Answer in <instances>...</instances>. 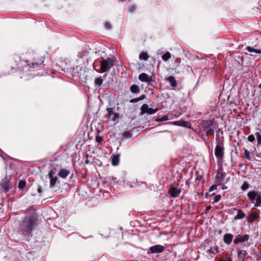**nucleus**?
Segmentation results:
<instances>
[{"mask_svg":"<svg viewBox=\"0 0 261 261\" xmlns=\"http://www.w3.org/2000/svg\"><path fill=\"white\" fill-rule=\"evenodd\" d=\"M44 62L43 58L35 59L32 62H24L16 57L15 60L11 63L12 69L14 71L19 70L22 71V75H42V73H35V70L39 69Z\"/></svg>","mask_w":261,"mask_h":261,"instance_id":"f257e3e1","label":"nucleus"},{"mask_svg":"<svg viewBox=\"0 0 261 261\" xmlns=\"http://www.w3.org/2000/svg\"><path fill=\"white\" fill-rule=\"evenodd\" d=\"M37 218L34 214L27 216L23 220L20 226V230L22 234L27 238L30 236L34 229V226L37 224Z\"/></svg>","mask_w":261,"mask_h":261,"instance_id":"f03ea898","label":"nucleus"},{"mask_svg":"<svg viewBox=\"0 0 261 261\" xmlns=\"http://www.w3.org/2000/svg\"><path fill=\"white\" fill-rule=\"evenodd\" d=\"M115 60L116 58L114 57L102 60L100 63V68L97 70V72L99 73L109 72L111 68L115 65Z\"/></svg>","mask_w":261,"mask_h":261,"instance_id":"7ed1b4c3","label":"nucleus"},{"mask_svg":"<svg viewBox=\"0 0 261 261\" xmlns=\"http://www.w3.org/2000/svg\"><path fill=\"white\" fill-rule=\"evenodd\" d=\"M226 174L223 171V169L220 168L218 169L215 178V182L217 185H222L224 183Z\"/></svg>","mask_w":261,"mask_h":261,"instance_id":"20e7f679","label":"nucleus"},{"mask_svg":"<svg viewBox=\"0 0 261 261\" xmlns=\"http://www.w3.org/2000/svg\"><path fill=\"white\" fill-rule=\"evenodd\" d=\"M215 154L218 160H222L224 155V148L223 142L216 145L215 149Z\"/></svg>","mask_w":261,"mask_h":261,"instance_id":"39448f33","label":"nucleus"},{"mask_svg":"<svg viewBox=\"0 0 261 261\" xmlns=\"http://www.w3.org/2000/svg\"><path fill=\"white\" fill-rule=\"evenodd\" d=\"M165 248L162 245H155L154 246H152L150 247L147 253L149 254H154V253H160L163 252Z\"/></svg>","mask_w":261,"mask_h":261,"instance_id":"423d86ee","label":"nucleus"},{"mask_svg":"<svg viewBox=\"0 0 261 261\" xmlns=\"http://www.w3.org/2000/svg\"><path fill=\"white\" fill-rule=\"evenodd\" d=\"M158 111L157 108H150L147 104H143L141 108V114L143 115L147 113L149 115H152L156 113Z\"/></svg>","mask_w":261,"mask_h":261,"instance_id":"0eeeda50","label":"nucleus"},{"mask_svg":"<svg viewBox=\"0 0 261 261\" xmlns=\"http://www.w3.org/2000/svg\"><path fill=\"white\" fill-rule=\"evenodd\" d=\"M55 172L51 170L48 173V177L50 179L49 187L50 188H54L57 182H59L58 178L57 176H55Z\"/></svg>","mask_w":261,"mask_h":261,"instance_id":"6e6552de","label":"nucleus"},{"mask_svg":"<svg viewBox=\"0 0 261 261\" xmlns=\"http://www.w3.org/2000/svg\"><path fill=\"white\" fill-rule=\"evenodd\" d=\"M0 190L5 192H8L11 187L10 181L7 178L3 179L0 184Z\"/></svg>","mask_w":261,"mask_h":261,"instance_id":"1a4fd4ad","label":"nucleus"},{"mask_svg":"<svg viewBox=\"0 0 261 261\" xmlns=\"http://www.w3.org/2000/svg\"><path fill=\"white\" fill-rule=\"evenodd\" d=\"M181 192V190L180 189H178L174 186H171L168 190V193L172 198H176L178 197Z\"/></svg>","mask_w":261,"mask_h":261,"instance_id":"9d476101","label":"nucleus"},{"mask_svg":"<svg viewBox=\"0 0 261 261\" xmlns=\"http://www.w3.org/2000/svg\"><path fill=\"white\" fill-rule=\"evenodd\" d=\"M138 78L140 81H141V82H143L148 83V82L153 81L152 77L151 76H149L148 74H147L145 73H141L139 75Z\"/></svg>","mask_w":261,"mask_h":261,"instance_id":"9b49d317","label":"nucleus"},{"mask_svg":"<svg viewBox=\"0 0 261 261\" xmlns=\"http://www.w3.org/2000/svg\"><path fill=\"white\" fill-rule=\"evenodd\" d=\"M249 237L248 234H245L242 237L239 235L236 237L234 240V244H238L239 243L244 242L247 241L249 240Z\"/></svg>","mask_w":261,"mask_h":261,"instance_id":"f8f14e48","label":"nucleus"},{"mask_svg":"<svg viewBox=\"0 0 261 261\" xmlns=\"http://www.w3.org/2000/svg\"><path fill=\"white\" fill-rule=\"evenodd\" d=\"M175 125H178L181 126H184L188 128L191 127V124L189 122H186L185 121L179 120L174 121L172 123Z\"/></svg>","mask_w":261,"mask_h":261,"instance_id":"ddd939ff","label":"nucleus"},{"mask_svg":"<svg viewBox=\"0 0 261 261\" xmlns=\"http://www.w3.org/2000/svg\"><path fill=\"white\" fill-rule=\"evenodd\" d=\"M70 174V171L65 169H61L58 172V176L61 178H65Z\"/></svg>","mask_w":261,"mask_h":261,"instance_id":"4468645a","label":"nucleus"},{"mask_svg":"<svg viewBox=\"0 0 261 261\" xmlns=\"http://www.w3.org/2000/svg\"><path fill=\"white\" fill-rule=\"evenodd\" d=\"M233 236L231 233L225 234L224 236V242L227 244H230L232 241Z\"/></svg>","mask_w":261,"mask_h":261,"instance_id":"2eb2a0df","label":"nucleus"},{"mask_svg":"<svg viewBox=\"0 0 261 261\" xmlns=\"http://www.w3.org/2000/svg\"><path fill=\"white\" fill-rule=\"evenodd\" d=\"M257 195V192L255 191H250L247 194V196L248 198L251 201L255 200L256 198Z\"/></svg>","mask_w":261,"mask_h":261,"instance_id":"dca6fc26","label":"nucleus"},{"mask_svg":"<svg viewBox=\"0 0 261 261\" xmlns=\"http://www.w3.org/2000/svg\"><path fill=\"white\" fill-rule=\"evenodd\" d=\"M167 81L170 83V85L173 87H175L177 86V82L173 76H170L167 77Z\"/></svg>","mask_w":261,"mask_h":261,"instance_id":"f3484780","label":"nucleus"},{"mask_svg":"<svg viewBox=\"0 0 261 261\" xmlns=\"http://www.w3.org/2000/svg\"><path fill=\"white\" fill-rule=\"evenodd\" d=\"M237 215L234 217V220L242 219L245 217V214L241 210H237Z\"/></svg>","mask_w":261,"mask_h":261,"instance_id":"a211bd4d","label":"nucleus"},{"mask_svg":"<svg viewBox=\"0 0 261 261\" xmlns=\"http://www.w3.org/2000/svg\"><path fill=\"white\" fill-rule=\"evenodd\" d=\"M246 251L244 250H239L238 252V257L242 261H245L246 256Z\"/></svg>","mask_w":261,"mask_h":261,"instance_id":"6ab92c4d","label":"nucleus"},{"mask_svg":"<svg viewBox=\"0 0 261 261\" xmlns=\"http://www.w3.org/2000/svg\"><path fill=\"white\" fill-rule=\"evenodd\" d=\"M119 162V155L116 154L113 156L112 160V165L114 166H117L118 165Z\"/></svg>","mask_w":261,"mask_h":261,"instance_id":"aec40b11","label":"nucleus"},{"mask_svg":"<svg viewBox=\"0 0 261 261\" xmlns=\"http://www.w3.org/2000/svg\"><path fill=\"white\" fill-rule=\"evenodd\" d=\"M103 81V80L102 77H97L94 80V84L96 86L100 87L102 85Z\"/></svg>","mask_w":261,"mask_h":261,"instance_id":"412c9836","label":"nucleus"},{"mask_svg":"<svg viewBox=\"0 0 261 261\" xmlns=\"http://www.w3.org/2000/svg\"><path fill=\"white\" fill-rule=\"evenodd\" d=\"M145 97H146V95L145 94H142L139 97L131 99L129 100V102L130 103L137 102L140 100H143L144 99H145Z\"/></svg>","mask_w":261,"mask_h":261,"instance_id":"4be33fe9","label":"nucleus"},{"mask_svg":"<svg viewBox=\"0 0 261 261\" xmlns=\"http://www.w3.org/2000/svg\"><path fill=\"white\" fill-rule=\"evenodd\" d=\"M130 90L133 93H138L140 91V88L137 85H133L130 88Z\"/></svg>","mask_w":261,"mask_h":261,"instance_id":"5701e85b","label":"nucleus"},{"mask_svg":"<svg viewBox=\"0 0 261 261\" xmlns=\"http://www.w3.org/2000/svg\"><path fill=\"white\" fill-rule=\"evenodd\" d=\"M149 56L147 53L142 52L140 53L139 55V59L140 60H143L144 61H147L149 59Z\"/></svg>","mask_w":261,"mask_h":261,"instance_id":"b1692460","label":"nucleus"},{"mask_svg":"<svg viewBox=\"0 0 261 261\" xmlns=\"http://www.w3.org/2000/svg\"><path fill=\"white\" fill-rule=\"evenodd\" d=\"M171 58V54L168 51L164 54L162 56V58L164 61H167Z\"/></svg>","mask_w":261,"mask_h":261,"instance_id":"393cba45","label":"nucleus"},{"mask_svg":"<svg viewBox=\"0 0 261 261\" xmlns=\"http://www.w3.org/2000/svg\"><path fill=\"white\" fill-rule=\"evenodd\" d=\"M213 124L214 121L213 120H206L203 121V125L206 129L210 128Z\"/></svg>","mask_w":261,"mask_h":261,"instance_id":"a878e982","label":"nucleus"},{"mask_svg":"<svg viewBox=\"0 0 261 261\" xmlns=\"http://www.w3.org/2000/svg\"><path fill=\"white\" fill-rule=\"evenodd\" d=\"M246 50L250 53L254 52L256 54H261V50L257 49H254V48H252V47L249 46L246 47Z\"/></svg>","mask_w":261,"mask_h":261,"instance_id":"bb28decb","label":"nucleus"},{"mask_svg":"<svg viewBox=\"0 0 261 261\" xmlns=\"http://www.w3.org/2000/svg\"><path fill=\"white\" fill-rule=\"evenodd\" d=\"M258 217V214L256 213H253L251 214V215L249 216L248 218V221L249 222H252L254 220H255L257 219Z\"/></svg>","mask_w":261,"mask_h":261,"instance_id":"cd10ccee","label":"nucleus"},{"mask_svg":"<svg viewBox=\"0 0 261 261\" xmlns=\"http://www.w3.org/2000/svg\"><path fill=\"white\" fill-rule=\"evenodd\" d=\"M26 185H27V183L25 180H21L18 182V187L20 189H22L23 188H24L25 187Z\"/></svg>","mask_w":261,"mask_h":261,"instance_id":"c85d7f7f","label":"nucleus"},{"mask_svg":"<svg viewBox=\"0 0 261 261\" xmlns=\"http://www.w3.org/2000/svg\"><path fill=\"white\" fill-rule=\"evenodd\" d=\"M169 120L168 116L167 115H165L163 116L161 118H157L155 120L157 122H161V121H166V120Z\"/></svg>","mask_w":261,"mask_h":261,"instance_id":"c756f323","label":"nucleus"},{"mask_svg":"<svg viewBox=\"0 0 261 261\" xmlns=\"http://www.w3.org/2000/svg\"><path fill=\"white\" fill-rule=\"evenodd\" d=\"M195 174L196 175V178L195 179V181H196V182H197V184H198L199 181H200L202 179L203 176H202V175L199 174L198 171H196Z\"/></svg>","mask_w":261,"mask_h":261,"instance_id":"7c9ffc66","label":"nucleus"},{"mask_svg":"<svg viewBox=\"0 0 261 261\" xmlns=\"http://www.w3.org/2000/svg\"><path fill=\"white\" fill-rule=\"evenodd\" d=\"M249 187H250L249 184L247 181H245V182H244L243 184L241 186V189L243 191H245L247 189H248L249 188Z\"/></svg>","mask_w":261,"mask_h":261,"instance_id":"2f4dec72","label":"nucleus"},{"mask_svg":"<svg viewBox=\"0 0 261 261\" xmlns=\"http://www.w3.org/2000/svg\"><path fill=\"white\" fill-rule=\"evenodd\" d=\"M255 200L257 204H261V192H257V195L256 196Z\"/></svg>","mask_w":261,"mask_h":261,"instance_id":"473e14b6","label":"nucleus"},{"mask_svg":"<svg viewBox=\"0 0 261 261\" xmlns=\"http://www.w3.org/2000/svg\"><path fill=\"white\" fill-rule=\"evenodd\" d=\"M256 139L257 140V145H261V135L259 134V133L257 132L255 134Z\"/></svg>","mask_w":261,"mask_h":261,"instance_id":"72a5a7b5","label":"nucleus"},{"mask_svg":"<svg viewBox=\"0 0 261 261\" xmlns=\"http://www.w3.org/2000/svg\"><path fill=\"white\" fill-rule=\"evenodd\" d=\"M244 154H245V158L247 159L248 160L251 159V156L250 155V152L247 150V149L244 148Z\"/></svg>","mask_w":261,"mask_h":261,"instance_id":"f704fd0d","label":"nucleus"},{"mask_svg":"<svg viewBox=\"0 0 261 261\" xmlns=\"http://www.w3.org/2000/svg\"><path fill=\"white\" fill-rule=\"evenodd\" d=\"M221 196L220 195H216L214 198V200L212 203H215L218 202V201H220V200L221 199Z\"/></svg>","mask_w":261,"mask_h":261,"instance_id":"c9c22d12","label":"nucleus"},{"mask_svg":"<svg viewBox=\"0 0 261 261\" xmlns=\"http://www.w3.org/2000/svg\"><path fill=\"white\" fill-rule=\"evenodd\" d=\"M107 112L108 113V117H109V118H110L111 117L112 115L113 114V108H108L107 109Z\"/></svg>","mask_w":261,"mask_h":261,"instance_id":"e433bc0d","label":"nucleus"},{"mask_svg":"<svg viewBox=\"0 0 261 261\" xmlns=\"http://www.w3.org/2000/svg\"><path fill=\"white\" fill-rule=\"evenodd\" d=\"M207 252L208 254H210V255H211L212 256V257H213L214 255H215L216 254V253H215V252L214 251L213 248H211L210 249H208L207 251Z\"/></svg>","mask_w":261,"mask_h":261,"instance_id":"4c0bfd02","label":"nucleus"},{"mask_svg":"<svg viewBox=\"0 0 261 261\" xmlns=\"http://www.w3.org/2000/svg\"><path fill=\"white\" fill-rule=\"evenodd\" d=\"M214 133V131L213 129H209L206 132V135L207 137L213 135Z\"/></svg>","mask_w":261,"mask_h":261,"instance_id":"58836bf2","label":"nucleus"},{"mask_svg":"<svg viewBox=\"0 0 261 261\" xmlns=\"http://www.w3.org/2000/svg\"><path fill=\"white\" fill-rule=\"evenodd\" d=\"M136 9V6L134 5H131L128 7V11L130 12H133Z\"/></svg>","mask_w":261,"mask_h":261,"instance_id":"ea45409f","label":"nucleus"},{"mask_svg":"<svg viewBox=\"0 0 261 261\" xmlns=\"http://www.w3.org/2000/svg\"><path fill=\"white\" fill-rule=\"evenodd\" d=\"M95 139H96V141L97 142H98V143H101L102 142V141L103 140V138L101 136L97 135L96 136Z\"/></svg>","mask_w":261,"mask_h":261,"instance_id":"a19ab883","label":"nucleus"},{"mask_svg":"<svg viewBox=\"0 0 261 261\" xmlns=\"http://www.w3.org/2000/svg\"><path fill=\"white\" fill-rule=\"evenodd\" d=\"M218 186V185H217V184H216L213 185L212 186H211L210 189H209V192H211L213 191L214 190H216Z\"/></svg>","mask_w":261,"mask_h":261,"instance_id":"79ce46f5","label":"nucleus"},{"mask_svg":"<svg viewBox=\"0 0 261 261\" xmlns=\"http://www.w3.org/2000/svg\"><path fill=\"white\" fill-rule=\"evenodd\" d=\"M247 140L251 142H253L255 140V137L253 135H250L248 137Z\"/></svg>","mask_w":261,"mask_h":261,"instance_id":"37998d69","label":"nucleus"},{"mask_svg":"<svg viewBox=\"0 0 261 261\" xmlns=\"http://www.w3.org/2000/svg\"><path fill=\"white\" fill-rule=\"evenodd\" d=\"M105 27L107 29H110L111 28V24L109 22H106L105 23Z\"/></svg>","mask_w":261,"mask_h":261,"instance_id":"c03bdc74","label":"nucleus"},{"mask_svg":"<svg viewBox=\"0 0 261 261\" xmlns=\"http://www.w3.org/2000/svg\"><path fill=\"white\" fill-rule=\"evenodd\" d=\"M118 119V114L117 113H115L114 117L112 118V120L113 121H116Z\"/></svg>","mask_w":261,"mask_h":261,"instance_id":"a18cd8bd","label":"nucleus"},{"mask_svg":"<svg viewBox=\"0 0 261 261\" xmlns=\"http://www.w3.org/2000/svg\"><path fill=\"white\" fill-rule=\"evenodd\" d=\"M256 8L260 11H261V1L258 3Z\"/></svg>","mask_w":261,"mask_h":261,"instance_id":"49530a36","label":"nucleus"},{"mask_svg":"<svg viewBox=\"0 0 261 261\" xmlns=\"http://www.w3.org/2000/svg\"><path fill=\"white\" fill-rule=\"evenodd\" d=\"M213 248V250H215L216 251V252H215V253H216V254L219 252L218 248L217 246L214 247Z\"/></svg>","mask_w":261,"mask_h":261,"instance_id":"de8ad7c7","label":"nucleus"},{"mask_svg":"<svg viewBox=\"0 0 261 261\" xmlns=\"http://www.w3.org/2000/svg\"><path fill=\"white\" fill-rule=\"evenodd\" d=\"M37 191H38V192L39 193H41L42 192V189H41V187H39Z\"/></svg>","mask_w":261,"mask_h":261,"instance_id":"09e8293b","label":"nucleus"},{"mask_svg":"<svg viewBox=\"0 0 261 261\" xmlns=\"http://www.w3.org/2000/svg\"><path fill=\"white\" fill-rule=\"evenodd\" d=\"M211 208V205H208V206H206V211H208L210 210Z\"/></svg>","mask_w":261,"mask_h":261,"instance_id":"8fccbe9b","label":"nucleus"},{"mask_svg":"<svg viewBox=\"0 0 261 261\" xmlns=\"http://www.w3.org/2000/svg\"><path fill=\"white\" fill-rule=\"evenodd\" d=\"M93 68L95 70L97 71L98 70V69H97L96 68V65H95V63L93 64Z\"/></svg>","mask_w":261,"mask_h":261,"instance_id":"3c124183","label":"nucleus"},{"mask_svg":"<svg viewBox=\"0 0 261 261\" xmlns=\"http://www.w3.org/2000/svg\"><path fill=\"white\" fill-rule=\"evenodd\" d=\"M89 163V161L88 160H86L85 161V164H88Z\"/></svg>","mask_w":261,"mask_h":261,"instance_id":"603ef678","label":"nucleus"},{"mask_svg":"<svg viewBox=\"0 0 261 261\" xmlns=\"http://www.w3.org/2000/svg\"><path fill=\"white\" fill-rule=\"evenodd\" d=\"M226 189H227V187H226V186H223L222 188V190H225Z\"/></svg>","mask_w":261,"mask_h":261,"instance_id":"864d4df0","label":"nucleus"},{"mask_svg":"<svg viewBox=\"0 0 261 261\" xmlns=\"http://www.w3.org/2000/svg\"><path fill=\"white\" fill-rule=\"evenodd\" d=\"M186 184L188 185L189 186V185H190L189 181H186Z\"/></svg>","mask_w":261,"mask_h":261,"instance_id":"5fc2aeb1","label":"nucleus"},{"mask_svg":"<svg viewBox=\"0 0 261 261\" xmlns=\"http://www.w3.org/2000/svg\"><path fill=\"white\" fill-rule=\"evenodd\" d=\"M259 87L261 89V84L259 85Z\"/></svg>","mask_w":261,"mask_h":261,"instance_id":"6e6d98bb","label":"nucleus"}]
</instances>
